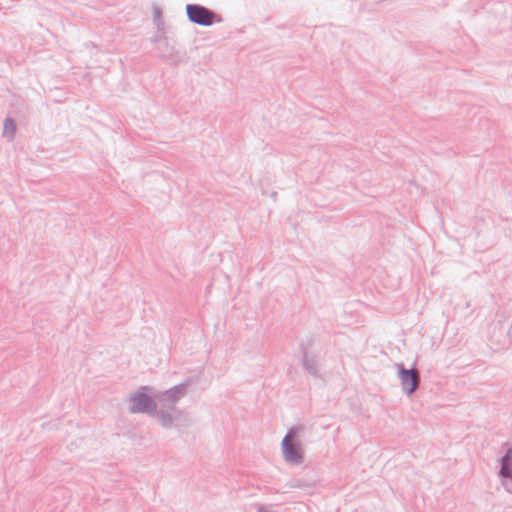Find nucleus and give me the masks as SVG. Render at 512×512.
Here are the masks:
<instances>
[{
	"instance_id": "1",
	"label": "nucleus",
	"mask_w": 512,
	"mask_h": 512,
	"mask_svg": "<svg viewBox=\"0 0 512 512\" xmlns=\"http://www.w3.org/2000/svg\"><path fill=\"white\" fill-rule=\"evenodd\" d=\"M156 389L152 386L143 385L130 393L129 401L131 405L128 410L131 414H147L154 417L157 413V399L155 398Z\"/></svg>"
},
{
	"instance_id": "2",
	"label": "nucleus",
	"mask_w": 512,
	"mask_h": 512,
	"mask_svg": "<svg viewBox=\"0 0 512 512\" xmlns=\"http://www.w3.org/2000/svg\"><path fill=\"white\" fill-rule=\"evenodd\" d=\"M303 426H293L289 428L281 442L283 458L290 464H302L304 461V451L299 439Z\"/></svg>"
},
{
	"instance_id": "3",
	"label": "nucleus",
	"mask_w": 512,
	"mask_h": 512,
	"mask_svg": "<svg viewBox=\"0 0 512 512\" xmlns=\"http://www.w3.org/2000/svg\"><path fill=\"white\" fill-rule=\"evenodd\" d=\"M185 9L188 20L199 26L209 27L215 22L220 23L222 21L220 15L201 4H187Z\"/></svg>"
},
{
	"instance_id": "4",
	"label": "nucleus",
	"mask_w": 512,
	"mask_h": 512,
	"mask_svg": "<svg viewBox=\"0 0 512 512\" xmlns=\"http://www.w3.org/2000/svg\"><path fill=\"white\" fill-rule=\"evenodd\" d=\"M189 386V380H186L178 385H175L165 391H157L155 398L163 404L166 408H170L174 413H181L175 407V404L186 394Z\"/></svg>"
},
{
	"instance_id": "5",
	"label": "nucleus",
	"mask_w": 512,
	"mask_h": 512,
	"mask_svg": "<svg viewBox=\"0 0 512 512\" xmlns=\"http://www.w3.org/2000/svg\"><path fill=\"white\" fill-rule=\"evenodd\" d=\"M395 367L403 392L408 396L412 395L420 384V378L416 373L415 367L407 369L403 363H396Z\"/></svg>"
},
{
	"instance_id": "6",
	"label": "nucleus",
	"mask_w": 512,
	"mask_h": 512,
	"mask_svg": "<svg viewBox=\"0 0 512 512\" xmlns=\"http://www.w3.org/2000/svg\"><path fill=\"white\" fill-rule=\"evenodd\" d=\"M503 447L506 448V451L499 459L500 469L498 471V476L506 490L510 492V485H512V446L505 442Z\"/></svg>"
},
{
	"instance_id": "7",
	"label": "nucleus",
	"mask_w": 512,
	"mask_h": 512,
	"mask_svg": "<svg viewBox=\"0 0 512 512\" xmlns=\"http://www.w3.org/2000/svg\"><path fill=\"white\" fill-rule=\"evenodd\" d=\"M300 349L302 351L301 364L303 369L311 376L319 378L320 373L316 354L307 351V348L304 343L300 344Z\"/></svg>"
},
{
	"instance_id": "8",
	"label": "nucleus",
	"mask_w": 512,
	"mask_h": 512,
	"mask_svg": "<svg viewBox=\"0 0 512 512\" xmlns=\"http://www.w3.org/2000/svg\"><path fill=\"white\" fill-rule=\"evenodd\" d=\"M180 413H174L170 408L165 409H157V416L160 425L165 429H170L174 425V422L177 420V416Z\"/></svg>"
},
{
	"instance_id": "9",
	"label": "nucleus",
	"mask_w": 512,
	"mask_h": 512,
	"mask_svg": "<svg viewBox=\"0 0 512 512\" xmlns=\"http://www.w3.org/2000/svg\"><path fill=\"white\" fill-rule=\"evenodd\" d=\"M153 23L158 32L165 34V22L162 19V10L156 5L153 6Z\"/></svg>"
},
{
	"instance_id": "10",
	"label": "nucleus",
	"mask_w": 512,
	"mask_h": 512,
	"mask_svg": "<svg viewBox=\"0 0 512 512\" xmlns=\"http://www.w3.org/2000/svg\"><path fill=\"white\" fill-rule=\"evenodd\" d=\"M3 126H4V134L9 135L11 138H13L16 133V123H15L14 119H12L11 117H7L4 120Z\"/></svg>"
},
{
	"instance_id": "11",
	"label": "nucleus",
	"mask_w": 512,
	"mask_h": 512,
	"mask_svg": "<svg viewBox=\"0 0 512 512\" xmlns=\"http://www.w3.org/2000/svg\"><path fill=\"white\" fill-rule=\"evenodd\" d=\"M165 34H162L161 32H156L153 40L156 42V41H159Z\"/></svg>"
}]
</instances>
